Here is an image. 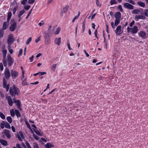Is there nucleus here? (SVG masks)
<instances>
[{"mask_svg":"<svg viewBox=\"0 0 148 148\" xmlns=\"http://www.w3.org/2000/svg\"><path fill=\"white\" fill-rule=\"evenodd\" d=\"M10 95L12 97H15L18 96L20 94V91L19 88L16 87L15 85L10 87L9 89Z\"/></svg>","mask_w":148,"mask_h":148,"instance_id":"f257e3e1","label":"nucleus"},{"mask_svg":"<svg viewBox=\"0 0 148 148\" xmlns=\"http://www.w3.org/2000/svg\"><path fill=\"white\" fill-rule=\"evenodd\" d=\"M10 24V30L12 32H13L17 27L16 23L14 19H12L11 20Z\"/></svg>","mask_w":148,"mask_h":148,"instance_id":"f03ea898","label":"nucleus"},{"mask_svg":"<svg viewBox=\"0 0 148 148\" xmlns=\"http://www.w3.org/2000/svg\"><path fill=\"white\" fill-rule=\"evenodd\" d=\"M127 32H130L132 34H136L138 32V29L137 26H135L133 27H128L127 28Z\"/></svg>","mask_w":148,"mask_h":148,"instance_id":"7ed1b4c3","label":"nucleus"},{"mask_svg":"<svg viewBox=\"0 0 148 148\" xmlns=\"http://www.w3.org/2000/svg\"><path fill=\"white\" fill-rule=\"evenodd\" d=\"M14 41V38L12 34H10L9 36L8 40V43L9 45L10 46Z\"/></svg>","mask_w":148,"mask_h":148,"instance_id":"20e7f679","label":"nucleus"},{"mask_svg":"<svg viewBox=\"0 0 148 148\" xmlns=\"http://www.w3.org/2000/svg\"><path fill=\"white\" fill-rule=\"evenodd\" d=\"M43 34H45V43L47 44H49L50 42V38L48 34L45 32H43Z\"/></svg>","mask_w":148,"mask_h":148,"instance_id":"39448f33","label":"nucleus"},{"mask_svg":"<svg viewBox=\"0 0 148 148\" xmlns=\"http://www.w3.org/2000/svg\"><path fill=\"white\" fill-rule=\"evenodd\" d=\"M4 74L5 78L8 79L10 77V74L9 70L7 68L4 71Z\"/></svg>","mask_w":148,"mask_h":148,"instance_id":"423d86ee","label":"nucleus"},{"mask_svg":"<svg viewBox=\"0 0 148 148\" xmlns=\"http://www.w3.org/2000/svg\"><path fill=\"white\" fill-rule=\"evenodd\" d=\"M12 77L13 79H15L18 75V72L13 70H11Z\"/></svg>","mask_w":148,"mask_h":148,"instance_id":"0eeeda50","label":"nucleus"},{"mask_svg":"<svg viewBox=\"0 0 148 148\" xmlns=\"http://www.w3.org/2000/svg\"><path fill=\"white\" fill-rule=\"evenodd\" d=\"M139 36L141 37L142 39H145L146 38V35L145 33L143 31H140L138 33Z\"/></svg>","mask_w":148,"mask_h":148,"instance_id":"6e6552de","label":"nucleus"},{"mask_svg":"<svg viewBox=\"0 0 148 148\" xmlns=\"http://www.w3.org/2000/svg\"><path fill=\"white\" fill-rule=\"evenodd\" d=\"M123 6L125 8L130 10H132L134 8V6L132 5L127 3H125Z\"/></svg>","mask_w":148,"mask_h":148,"instance_id":"1a4fd4ad","label":"nucleus"},{"mask_svg":"<svg viewBox=\"0 0 148 148\" xmlns=\"http://www.w3.org/2000/svg\"><path fill=\"white\" fill-rule=\"evenodd\" d=\"M5 98L8 101L9 106H12L13 105V102L12 101L11 97L10 96H6Z\"/></svg>","mask_w":148,"mask_h":148,"instance_id":"9d476101","label":"nucleus"},{"mask_svg":"<svg viewBox=\"0 0 148 148\" xmlns=\"http://www.w3.org/2000/svg\"><path fill=\"white\" fill-rule=\"evenodd\" d=\"M115 32L117 35H120L122 33L121 26V25L118 26L115 31Z\"/></svg>","mask_w":148,"mask_h":148,"instance_id":"9b49d317","label":"nucleus"},{"mask_svg":"<svg viewBox=\"0 0 148 148\" xmlns=\"http://www.w3.org/2000/svg\"><path fill=\"white\" fill-rule=\"evenodd\" d=\"M10 131L6 129H4L3 132L5 135L8 138H11V136L10 134Z\"/></svg>","mask_w":148,"mask_h":148,"instance_id":"f8f14e48","label":"nucleus"},{"mask_svg":"<svg viewBox=\"0 0 148 148\" xmlns=\"http://www.w3.org/2000/svg\"><path fill=\"white\" fill-rule=\"evenodd\" d=\"M145 17L143 15H136L135 16V19L136 21H138L139 19H145Z\"/></svg>","mask_w":148,"mask_h":148,"instance_id":"ddd939ff","label":"nucleus"},{"mask_svg":"<svg viewBox=\"0 0 148 148\" xmlns=\"http://www.w3.org/2000/svg\"><path fill=\"white\" fill-rule=\"evenodd\" d=\"M19 134H18L17 135V137L19 140L20 141H22V140L21 138L20 137V136H21V137L23 139L24 138V136L23 135V134L22 132L20 131L19 132Z\"/></svg>","mask_w":148,"mask_h":148,"instance_id":"4468645a","label":"nucleus"},{"mask_svg":"<svg viewBox=\"0 0 148 148\" xmlns=\"http://www.w3.org/2000/svg\"><path fill=\"white\" fill-rule=\"evenodd\" d=\"M121 14L119 12H116L114 14V17L116 19H121Z\"/></svg>","mask_w":148,"mask_h":148,"instance_id":"2eb2a0df","label":"nucleus"},{"mask_svg":"<svg viewBox=\"0 0 148 148\" xmlns=\"http://www.w3.org/2000/svg\"><path fill=\"white\" fill-rule=\"evenodd\" d=\"M7 61L9 66H11L14 62L13 58L8 59H7Z\"/></svg>","mask_w":148,"mask_h":148,"instance_id":"dca6fc26","label":"nucleus"},{"mask_svg":"<svg viewBox=\"0 0 148 148\" xmlns=\"http://www.w3.org/2000/svg\"><path fill=\"white\" fill-rule=\"evenodd\" d=\"M0 142L2 145L5 146H7L8 145L7 142L3 139H0Z\"/></svg>","mask_w":148,"mask_h":148,"instance_id":"f3484780","label":"nucleus"},{"mask_svg":"<svg viewBox=\"0 0 148 148\" xmlns=\"http://www.w3.org/2000/svg\"><path fill=\"white\" fill-rule=\"evenodd\" d=\"M55 43L58 45H59L61 43L60 38H56L55 40Z\"/></svg>","mask_w":148,"mask_h":148,"instance_id":"a211bd4d","label":"nucleus"},{"mask_svg":"<svg viewBox=\"0 0 148 148\" xmlns=\"http://www.w3.org/2000/svg\"><path fill=\"white\" fill-rule=\"evenodd\" d=\"M141 11L140 9H135L132 11L133 14H139V13H140Z\"/></svg>","mask_w":148,"mask_h":148,"instance_id":"6ab92c4d","label":"nucleus"},{"mask_svg":"<svg viewBox=\"0 0 148 148\" xmlns=\"http://www.w3.org/2000/svg\"><path fill=\"white\" fill-rule=\"evenodd\" d=\"M8 24L9 22H7V21L4 22L3 24L2 29H3L4 30L6 29Z\"/></svg>","mask_w":148,"mask_h":148,"instance_id":"aec40b11","label":"nucleus"},{"mask_svg":"<svg viewBox=\"0 0 148 148\" xmlns=\"http://www.w3.org/2000/svg\"><path fill=\"white\" fill-rule=\"evenodd\" d=\"M12 15V13L11 12H8V17H7V22L9 23V21L10 20L11 17V16Z\"/></svg>","mask_w":148,"mask_h":148,"instance_id":"412c9836","label":"nucleus"},{"mask_svg":"<svg viewBox=\"0 0 148 148\" xmlns=\"http://www.w3.org/2000/svg\"><path fill=\"white\" fill-rule=\"evenodd\" d=\"M69 8V6L68 5H66V6L63 8L62 12L63 13L66 12Z\"/></svg>","mask_w":148,"mask_h":148,"instance_id":"4be33fe9","label":"nucleus"},{"mask_svg":"<svg viewBox=\"0 0 148 148\" xmlns=\"http://www.w3.org/2000/svg\"><path fill=\"white\" fill-rule=\"evenodd\" d=\"M121 19H116L114 21V26H117L120 23Z\"/></svg>","mask_w":148,"mask_h":148,"instance_id":"5701e85b","label":"nucleus"},{"mask_svg":"<svg viewBox=\"0 0 148 148\" xmlns=\"http://www.w3.org/2000/svg\"><path fill=\"white\" fill-rule=\"evenodd\" d=\"M137 4L140 6L144 8L145 7V4L144 3L141 1H138L137 3Z\"/></svg>","mask_w":148,"mask_h":148,"instance_id":"b1692460","label":"nucleus"},{"mask_svg":"<svg viewBox=\"0 0 148 148\" xmlns=\"http://www.w3.org/2000/svg\"><path fill=\"white\" fill-rule=\"evenodd\" d=\"M15 113L17 117H20L21 116V114L18 110H15Z\"/></svg>","mask_w":148,"mask_h":148,"instance_id":"393cba45","label":"nucleus"},{"mask_svg":"<svg viewBox=\"0 0 148 148\" xmlns=\"http://www.w3.org/2000/svg\"><path fill=\"white\" fill-rule=\"evenodd\" d=\"M2 29H0V38H2L3 37L4 32Z\"/></svg>","mask_w":148,"mask_h":148,"instance_id":"a878e982","label":"nucleus"},{"mask_svg":"<svg viewBox=\"0 0 148 148\" xmlns=\"http://www.w3.org/2000/svg\"><path fill=\"white\" fill-rule=\"evenodd\" d=\"M6 119L10 123H11L12 122V120L10 116H8L7 117Z\"/></svg>","mask_w":148,"mask_h":148,"instance_id":"bb28decb","label":"nucleus"},{"mask_svg":"<svg viewBox=\"0 0 148 148\" xmlns=\"http://www.w3.org/2000/svg\"><path fill=\"white\" fill-rule=\"evenodd\" d=\"M5 128L8 129H10L11 127L10 125L7 122H5Z\"/></svg>","mask_w":148,"mask_h":148,"instance_id":"cd10ccee","label":"nucleus"},{"mask_svg":"<svg viewBox=\"0 0 148 148\" xmlns=\"http://www.w3.org/2000/svg\"><path fill=\"white\" fill-rule=\"evenodd\" d=\"M25 10H23L21 11L18 15V16L19 18H20L21 16H22L25 12Z\"/></svg>","mask_w":148,"mask_h":148,"instance_id":"c85d7f7f","label":"nucleus"},{"mask_svg":"<svg viewBox=\"0 0 148 148\" xmlns=\"http://www.w3.org/2000/svg\"><path fill=\"white\" fill-rule=\"evenodd\" d=\"M7 81L5 78L4 77L3 79V87L7 86Z\"/></svg>","mask_w":148,"mask_h":148,"instance_id":"c756f323","label":"nucleus"},{"mask_svg":"<svg viewBox=\"0 0 148 148\" xmlns=\"http://www.w3.org/2000/svg\"><path fill=\"white\" fill-rule=\"evenodd\" d=\"M22 84L23 86L27 85L28 84L27 82L26 78L25 79H24L23 81Z\"/></svg>","mask_w":148,"mask_h":148,"instance_id":"7c9ffc66","label":"nucleus"},{"mask_svg":"<svg viewBox=\"0 0 148 148\" xmlns=\"http://www.w3.org/2000/svg\"><path fill=\"white\" fill-rule=\"evenodd\" d=\"M80 12H79L78 15L74 17V18L72 20V22H74L75 21V20L76 19H77V18H78L79 17V16L80 15Z\"/></svg>","mask_w":148,"mask_h":148,"instance_id":"2f4dec72","label":"nucleus"},{"mask_svg":"<svg viewBox=\"0 0 148 148\" xmlns=\"http://www.w3.org/2000/svg\"><path fill=\"white\" fill-rule=\"evenodd\" d=\"M33 129L34 131V132L37 135H39V136H42L40 132L38 130L35 129L34 128H33Z\"/></svg>","mask_w":148,"mask_h":148,"instance_id":"473e14b6","label":"nucleus"},{"mask_svg":"<svg viewBox=\"0 0 148 148\" xmlns=\"http://www.w3.org/2000/svg\"><path fill=\"white\" fill-rule=\"evenodd\" d=\"M3 88L6 89V91L7 92H8L9 90V89H10V84H8L7 86H3Z\"/></svg>","mask_w":148,"mask_h":148,"instance_id":"72a5a7b5","label":"nucleus"},{"mask_svg":"<svg viewBox=\"0 0 148 148\" xmlns=\"http://www.w3.org/2000/svg\"><path fill=\"white\" fill-rule=\"evenodd\" d=\"M0 116L3 119H5V115L1 112H0Z\"/></svg>","mask_w":148,"mask_h":148,"instance_id":"f704fd0d","label":"nucleus"},{"mask_svg":"<svg viewBox=\"0 0 148 148\" xmlns=\"http://www.w3.org/2000/svg\"><path fill=\"white\" fill-rule=\"evenodd\" d=\"M21 102L20 101L18 103V104H16V105L17 106L18 108L19 109V110H21L22 109L20 107Z\"/></svg>","mask_w":148,"mask_h":148,"instance_id":"c9c22d12","label":"nucleus"},{"mask_svg":"<svg viewBox=\"0 0 148 148\" xmlns=\"http://www.w3.org/2000/svg\"><path fill=\"white\" fill-rule=\"evenodd\" d=\"M60 27H58L56 30L55 34L56 35L58 34L60 32Z\"/></svg>","mask_w":148,"mask_h":148,"instance_id":"e433bc0d","label":"nucleus"},{"mask_svg":"<svg viewBox=\"0 0 148 148\" xmlns=\"http://www.w3.org/2000/svg\"><path fill=\"white\" fill-rule=\"evenodd\" d=\"M3 64L4 66H6L7 65V63L6 62V58H3Z\"/></svg>","mask_w":148,"mask_h":148,"instance_id":"4c0bfd02","label":"nucleus"},{"mask_svg":"<svg viewBox=\"0 0 148 148\" xmlns=\"http://www.w3.org/2000/svg\"><path fill=\"white\" fill-rule=\"evenodd\" d=\"M117 2L116 1V0H111L110 2V4L111 5H112L113 4H116Z\"/></svg>","mask_w":148,"mask_h":148,"instance_id":"58836bf2","label":"nucleus"},{"mask_svg":"<svg viewBox=\"0 0 148 148\" xmlns=\"http://www.w3.org/2000/svg\"><path fill=\"white\" fill-rule=\"evenodd\" d=\"M57 65V64H53L52 65L51 67V69L53 71H55V70L56 67Z\"/></svg>","mask_w":148,"mask_h":148,"instance_id":"ea45409f","label":"nucleus"},{"mask_svg":"<svg viewBox=\"0 0 148 148\" xmlns=\"http://www.w3.org/2000/svg\"><path fill=\"white\" fill-rule=\"evenodd\" d=\"M0 126L2 129H3L5 126V122L4 121H2V123H1Z\"/></svg>","mask_w":148,"mask_h":148,"instance_id":"a19ab883","label":"nucleus"},{"mask_svg":"<svg viewBox=\"0 0 148 148\" xmlns=\"http://www.w3.org/2000/svg\"><path fill=\"white\" fill-rule=\"evenodd\" d=\"M32 40V38L31 37H30L27 40L26 42V45H28L29 44L30 42Z\"/></svg>","mask_w":148,"mask_h":148,"instance_id":"79ce46f5","label":"nucleus"},{"mask_svg":"<svg viewBox=\"0 0 148 148\" xmlns=\"http://www.w3.org/2000/svg\"><path fill=\"white\" fill-rule=\"evenodd\" d=\"M67 45L69 50H71L72 49L70 47V42L69 40H68L67 42Z\"/></svg>","mask_w":148,"mask_h":148,"instance_id":"37998d69","label":"nucleus"},{"mask_svg":"<svg viewBox=\"0 0 148 148\" xmlns=\"http://www.w3.org/2000/svg\"><path fill=\"white\" fill-rule=\"evenodd\" d=\"M11 110L10 111V115L12 117H14L15 116V112L13 110Z\"/></svg>","mask_w":148,"mask_h":148,"instance_id":"c03bdc74","label":"nucleus"},{"mask_svg":"<svg viewBox=\"0 0 148 148\" xmlns=\"http://www.w3.org/2000/svg\"><path fill=\"white\" fill-rule=\"evenodd\" d=\"M18 7L17 6H16L13 8V13L14 14H15L16 11L18 8Z\"/></svg>","mask_w":148,"mask_h":148,"instance_id":"a18cd8bd","label":"nucleus"},{"mask_svg":"<svg viewBox=\"0 0 148 148\" xmlns=\"http://www.w3.org/2000/svg\"><path fill=\"white\" fill-rule=\"evenodd\" d=\"M8 50L9 52L11 54H12L13 52V50L12 49H10V46L9 45L8 46Z\"/></svg>","mask_w":148,"mask_h":148,"instance_id":"49530a36","label":"nucleus"},{"mask_svg":"<svg viewBox=\"0 0 148 148\" xmlns=\"http://www.w3.org/2000/svg\"><path fill=\"white\" fill-rule=\"evenodd\" d=\"M25 143L28 148H32L29 144L28 142L27 141H26Z\"/></svg>","mask_w":148,"mask_h":148,"instance_id":"de8ad7c7","label":"nucleus"},{"mask_svg":"<svg viewBox=\"0 0 148 148\" xmlns=\"http://www.w3.org/2000/svg\"><path fill=\"white\" fill-rule=\"evenodd\" d=\"M13 100L14 101V103H16L17 102L18 103L20 101L19 100H16L15 97H14V98H13Z\"/></svg>","mask_w":148,"mask_h":148,"instance_id":"09e8293b","label":"nucleus"},{"mask_svg":"<svg viewBox=\"0 0 148 148\" xmlns=\"http://www.w3.org/2000/svg\"><path fill=\"white\" fill-rule=\"evenodd\" d=\"M33 146L34 148H39L38 144L36 143H34Z\"/></svg>","mask_w":148,"mask_h":148,"instance_id":"8fccbe9b","label":"nucleus"},{"mask_svg":"<svg viewBox=\"0 0 148 148\" xmlns=\"http://www.w3.org/2000/svg\"><path fill=\"white\" fill-rule=\"evenodd\" d=\"M144 14L147 16H148V10L146 9L145 10Z\"/></svg>","mask_w":148,"mask_h":148,"instance_id":"3c124183","label":"nucleus"},{"mask_svg":"<svg viewBox=\"0 0 148 148\" xmlns=\"http://www.w3.org/2000/svg\"><path fill=\"white\" fill-rule=\"evenodd\" d=\"M118 9L120 10V11L121 12L123 11V10L122 8V7L121 5H119L117 7Z\"/></svg>","mask_w":148,"mask_h":148,"instance_id":"603ef678","label":"nucleus"},{"mask_svg":"<svg viewBox=\"0 0 148 148\" xmlns=\"http://www.w3.org/2000/svg\"><path fill=\"white\" fill-rule=\"evenodd\" d=\"M31 6L30 5H27L24 7V9L26 10H28L30 8Z\"/></svg>","mask_w":148,"mask_h":148,"instance_id":"864d4df0","label":"nucleus"},{"mask_svg":"<svg viewBox=\"0 0 148 148\" xmlns=\"http://www.w3.org/2000/svg\"><path fill=\"white\" fill-rule=\"evenodd\" d=\"M128 2L134 5H135V4L134 1H133L132 0H128Z\"/></svg>","mask_w":148,"mask_h":148,"instance_id":"5fc2aeb1","label":"nucleus"},{"mask_svg":"<svg viewBox=\"0 0 148 148\" xmlns=\"http://www.w3.org/2000/svg\"><path fill=\"white\" fill-rule=\"evenodd\" d=\"M0 68L1 71H2L3 70V67L2 62L0 63Z\"/></svg>","mask_w":148,"mask_h":148,"instance_id":"6e6d98bb","label":"nucleus"},{"mask_svg":"<svg viewBox=\"0 0 148 148\" xmlns=\"http://www.w3.org/2000/svg\"><path fill=\"white\" fill-rule=\"evenodd\" d=\"M23 53V49H20L19 53L18 54V56L19 57L20 56H21L22 53Z\"/></svg>","mask_w":148,"mask_h":148,"instance_id":"4d7b16f0","label":"nucleus"},{"mask_svg":"<svg viewBox=\"0 0 148 148\" xmlns=\"http://www.w3.org/2000/svg\"><path fill=\"white\" fill-rule=\"evenodd\" d=\"M25 123H26V125H27V127L29 129H31V127H30V125L28 123V122H27V121H26L25 122Z\"/></svg>","mask_w":148,"mask_h":148,"instance_id":"13d9d810","label":"nucleus"},{"mask_svg":"<svg viewBox=\"0 0 148 148\" xmlns=\"http://www.w3.org/2000/svg\"><path fill=\"white\" fill-rule=\"evenodd\" d=\"M33 136L34 138L37 140H38L39 139V137L35 134H33Z\"/></svg>","mask_w":148,"mask_h":148,"instance_id":"bf43d9fd","label":"nucleus"},{"mask_svg":"<svg viewBox=\"0 0 148 148\" xmlns=\"http://www.w3.org/2000/svg\"><path fill=\"white\" fill-rule=\"evenodd\" d=\"M97 29H96L95 31V32H94V34H95V37L96 38H97V39H98V37H97Z\"/></svg>","mask_w":148,"mask_h":148,"instance_id":"052dcab7","label":"nucleus"},{"mask_svg":"<svg viewBox=\"0 0 148 148\" xmlns=\"http://www.w3.org/2000/svg\"><path fill=\"white\" fill-rule=\"evenodd\" d=\"M135 22L133 20L132 22H131L130 24V27H132L134 24Z\"/></svg>","mask_w":148,"mask_h":148,"instance_id":"680f3d73","label":"nucleus"},{"mask_svg":"<svg viewBox=\"0 0 148 148\" xmlns=\"http://www.w3.org/2000/svg\"><path fill=\"white\" fill-rule=\"evenodd\" d=\"M35 1L34 0H29L28 3L29 4H32Z\"/></svg>","mask_w":148,"mask_h":148,"instance_id":"e2e57ef3","label":"nucleus"},{"mask_svg":"<svg viewBox=\"0 0 148 148\" xmlns=\"http://www.w3.org/2000/svg\"><path fill=\"white\" fill-rule=\"evenodd\" d=\"M27 0H23L21 2V4L23 5H25Z\"/></svg>","mask_w":148,"mask_h":148,"instance_id":"0e129e2a","label":"nucleus"},{"mask_svg":"<svg viewBox=\"0 0 148 148\" xmlns=\"http://www.w3.org/2000/svg\"><path fill=\"white\" fill-rule=\"evenodd\" d=\"M3 54H6L7 53V50L6 49H3L2 51Z\"/></svg>","mask_w":148,"mask_h":148,"instance_id":"69168bd1","label":"nucleus"},{"mask_svg":"<svg viewBox=\"0 0 148 148\" xmlns=\"http://www.w3.org/2000/svg\"><path fill=\"white\" fill-rule=\"evenodd\" d=\"M85 29V25H84V24L83 25H82V29L83 33L84 32Z\"/></svg>","mask_w":148,"mask_h":148,"instance_id":"338daca9","label":"nucleus"},{"mask_svg":"<svg viewBox=\"0 0 148 148\" xmlns=\"http://www.w3.org/2000/svg\"><path fill=\"white\" fill-rule=\"evenodd\" d=\"M41 36H40L39 37H38V38L35 40V42L36 43L38 42L40 40V38L41 37Z\"/></svg>","mask_w":148,"mask_h":148,"instance_id":"774afa93","label":"nucleus"}]
</instances>
